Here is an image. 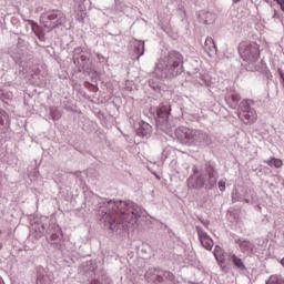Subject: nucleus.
<instances>
[{
  "label": "nucleus",
  "mask_w": 284,
  "mask_h": 284,
  "mask_svg": "<svg viewBox=\"0 0 284 284\" xmlns=\"http://www.w3.org/2000/svg\"><path fill=\"white\" fill-rule=\"evenodd\" d=\"M112 205V211L104 212L102 211V223L109 230H116L119 225L125 223H136L141 219V213L139 207H132V205H126L123 202H120L119 205L115 203Z\"/></svg>",
  "instance_id": "nucleus-1"
},
{
  "label": "nucleus",
  "mask_w": 284,
  "mask_h": 284,
  "mask_svg": "<svg viewBox=\"0 0 284 284\" xmlns=\"http://www.w3.org/2000/svg\"><path fill=\"white\" fill-rule=\"evenodd\" d=\"M183 72V55L172 51L156 63L154 74L158 79H174Z\"/></svg>",
  "instance_id": "nucleus-2"
},
{
  "label": "nucleus",
  "mask_w": 284,
  "mask_h": 284,
  "mask_svg": "<svg viewBox=\"0 0 284 284\" xmlns=\"http://www.w3.org/2000/svg\"><path fill=\"white\" fill-rule=\"evenodd\" d=\"M239 52L241 59H243V61L247 63L245 64V69L248 72H256V70H258L256 62L261 58V49L258 47V43L241 42L239 45Z\"/></svg>",
  "instance_id": "nucleus-3"
},
{
  "label": "nucleus",
  "mask_w": 284,
  "mask_h": 284,
  "mask_svg": "<svg viewBox=\"0 0 284 284\" xmlns=\"http://www.w3.org/2000/svg\"><path fill=\"white\" fill-rule=\"evenodd\" d=\"M252 105H254V100H243L239 105L237 116L244 125H252L258 120V113Z\"/></svg>",
  "instance_id": "nucleus-4"
},
{
  "label": "nucleus",
  "mask_w": 284,
  "mask_h": 284,
  "mask_svg": "<svg viewBox=\"0 0 284 284\" xmlns=\"http://www.w3.org/2000/svg\"><path fill=\"white\" fill-rule=\"evenodd\" d=\"M40 23H42L47 30H54V28H59V26L65 23V13L58 9L47 11L41 14Z\"/></svg>",
  "instance_id": "nucleus-5"
},
{
  "label": "nucleus",
  "mask_w": 284,
  "mask_h": 284,
  "mask_svg": "<svg viewBox=\"0 0 284 284\" xmlns=\"http://www.w3.org/2000/svg\"><path fill=\"white\" fill-rule=\"evenodd\" d=\"M201 131H196L190 128L181 126L175 130V136L179 141H182L184 145H192V143H197L201 139Z\"/></svg>",
  "instance_id": "nucleus-6"
},
{
  "label": "nucleus",
  "mask_w": 284,
  "mask_h": 284,
  "mask_svg": "<svg viewBox=\"0 0 284 284\" xmlns=\"http://www.w3.org/2000/svg\"><path fill=\"white\" fill-rule=\"evenodd\" d=\"M195 230L197 232L200 243L204 250H207L209 252L212 251V247H214V240H212V237H210L207 233L201 229V226H196Z\"/></svg>",
  "instance_id": "nucleus-7"
},
{
  "label": "nucleus",
  "mask_w": 284,
  "mask_h": 284,
  "mask_svg": "<svg viewBox=\"0 0 284 284\" xmlns=\"http://www.w3.org/2000/svg\"><path fill=\"white\" fill-rule=\"evenodd\" d=\"M236 245H239L242 254H254V243H252L250 240H235Z\"/></svg>",
  "instance_id": "nucleus-8"
},
{
  "label": "nucleus",
  "mask_w": 284,
  "mask_h": 284,
  "mask_svg": "<svg viewBox=\"0 0 284 284\" xmlns=\"http://www.w3.org/2000/svg\"><path fill=\"white\" fill-rule=\"evenodd\" d=\"M204 50L207 52L209 57H214V54H216V43L212 37H207L205 39Z\"/></svg>",
  "instance_id": "nucleus-9"
},
{
  "label": "nucleus",
  "mask_w": 284,
  "mask_h": 284,
  "mask_svg": "<svg viewBox=\"0 0 284 284\" xmlns=\"http://www.w3.org/2000/svg\"><path fill=\"white\" fill-rule=\"evenodd\" d=\"M206 173L209 175V180H207V186L209 187H214V185H216V181H219V175H216V170H214L212 166H209L206 169Z\"/></svg>",
  "instance_id": "nucleus-10"
},
{
  "label": "nucleus",
  "mask_w": 284,
  "mask_h": 284,
  "mask_svg": "<svg viewBox=\"0 0 284 284\" xmlns=\"http://www.w3.org/2000/svg\"><path fill=\"white\" fill-rule=\"evenodd\" d=\"M225 101L230 108H236L239 105V101H241V95L239 93H233L225 98Z\"/></svg>",
  "instance_id": "nucleus-11"
},
{
  "label": "nucleus",
  "mask_w": 284,
  "mask_h": 284,
  "mask_svg": "<svg viewBox=\"0 0 284 284\" xmlns=\"http://www.w3.org/2000/svg\"><path fill=\"white\" fill-rule=\"evenodd\" d=\"M168 278V281H174V274L170 271H162L155 278L158 283H163V280Z\"/></svg>",
  "instance_id": "nucleus-12"
},
{
  "label": "nucleus",
  "mask_w": 284,
  "mask_h": 284,
  "mask_svg": "<svg viewBox=\"0 0 284 284\" xmlns=\"http://www.w3.org/2000/svg\"><path fill=\"white\" fill-rule=\"evenodd\" d=\"M171 110L172 109L170 106L163 105L160 109H158L156 114L160 119H169Z\"/></svg>",
  "instance_id": "nucleus-13"
},
{
  "label": "nucleus",
  "mask_w": 284,
  "mask_h": 284,
  "mask_svg": "<svg viewBox=\"0 0 284 284\" xmlns=\"http://www.w3.org/2000/svg\"><path fill=\"white\" fill-rule=\"evenodd\" d=\"M264 163L270 165V168H283V160L277 158H272L271 160H265Z\"/></svg>",
  "instance_id": "nucleus-14"
},
{
  "label": "nucleus",
  "mask_w": 284,
  "mask_h": 284,
  "mask_svg": "<svg viewBox=\"0 0 284 284\" xmlns=\"http://www.w3.org/2000/svg\"><path fill=\"white\" fill-rule=\"evenodd\" d=\"M230 261H232L235 267H239V270H245V264L243 263V260L236 256V254H231Z\"/></svg>",
  "instance_id": "nucleus-15"
},
{
  "label": "nucleus",
  "mask_w": 284,
  "mask_h": 284,
  "mask_svg": "<svg viewBox=\"0 0 284 284\" xmlns=\"http://www.w3.org/2000/svg\"><path fill=\"white\" fill-rule=\"evenodd\" d=\"M266 284H284V278L281 275H271Z\"/></svg>",
  "instance_id": "nucleus-16"
},
{
  "label": "nucleus",
  "mask_w": 284,
  "mask_h": 284,
  "mask_svg": "<svg viewBox=\"0 0 284 284\" xmlns=\"http://www.w3.org/2000/svg\"><path fill=\"white\" fill-rule=\"evenodd\" d=\"M214 256H215L217 262L224 263L223 248H221L220 246H215Z\"/></svg>",
  "instance_id": "nucleus-17"
},
{
  "label": "nucleus",
  "mask_w": 284,
  "mask_h": 284,
  "mask_svg": "<svg viewBox=\"0 0 284 284\" xmlns=\"http://www.w3.org/2000/svg\"><path fill=\"white\" fill-rule=\"evenodd\" d=\"M6 121H8V112L0 109V126L6 125Z\"/></svg>",
  "instance_id": "nucleus-18"
},
{
  "label": "nucleus",
  "mask_w": 284,
  "mask_h": 284,
  "mask_svg": "<svg viewBox=\"0 0 284 284\" xmlns=\"http://www.w3.org/2000/svg\"><path fill=\"white\" fill-rule=\"evenodd\" d=\"M142 50V52H141ZM138 52H141L140 55L138 57V59H140V57H142L143 52H145V44L144 43H140V45L138 47Z\"/></svg>",
  "instance_id": "nucleus-19"
},
{
  "label": "nucleus",
  "mask_w": 284,
  "mask_h": 284,
  "mask_svg": "<svg viewBox=\"0 0 284 284\" xmlns=\"http://www.w3.org/2000/svg\"><path fill=\"white\" fill-rule=\"evenodd\" d=\"M219 190H220L221 192H225V181H220V182H219Z\"/></svg>",
  "instance_id": "nucleus-20"
},
{
  "label": "nucleus",
  "mask_w": 284,
  "mask_h": 284,
  "mask_svg": "<svg viewBox=\"0 0 284 284\" xmlns=\"http://www.w3.org/2000/svg\"><path fill=\"white\" fill-rule=\"evenodd\" d=\"M189 187H199V185H192V179H189Z\"/></svg>",
  "instance_id": "nucleus-21"
},
{
  "label": "nucleus",
  "mask_w": 284,
  "mask_h": 284,
  "mask_svg": "<svg viewBox=\"0 0 284 284\" xmlns=\"http://www.w3.org/2000/svg\"><path fill=\"white\" fill-rule=\"evenodd\" d=\"M280 8L284 12V0H283V3H280Z\"/></svg>",
  "instance_id": "nucleus-22"
},
{
  "label": "nucleus",
  "mask_w": 284,
  "mask_h": 284,
  "mask_svg": "<svg viewBox=\"0 0 284 284\" xmlns=\"http://www.w3.org/2000/svg\"><path fill=\"white\" fill-rule=\"evenodd\" d=\"M241 2V0H233V3H239Z\"/></svg>",
  "instance_id": "nucleus-23"
},
{
  "label": "nucleus",
  "mask_w": 284,
  "mask_h": 284,
  "mask_svg": "<svg viewBox=\"0 0 284 284\" xmlns=\"http://www.w3.org/2000/svg\"><path fill=\"white\" fill-rule=\"evenodd\" d=\"M52 241H54L57 237L54 235H51Z\"/></svg>",
  "instance_id": "nucleus-24"
},
{
  "label": "nucleus",
  "mask_w": 284,
  "mask_h": 284,
  "mask_svg": "<svg viewBox=\"0 0 284 284\" xmlns=\"http://www.w3.org/2000/svg\"><path fill=\"white\" fill-rule=\"evenodd\" d=\"M0 284H3V280L0 277Z\"/></svg>",
  "instance_id": "nucleus-25"
}]
</instances>
